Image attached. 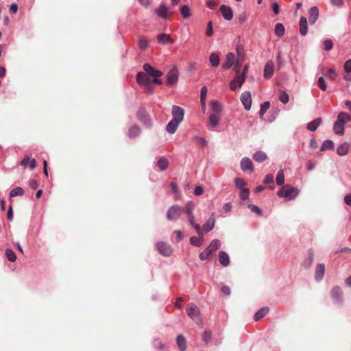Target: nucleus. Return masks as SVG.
Returning <instances> with one entry per match:
<instances>
[{"instance_id": "ddd939ff", "label": "nucleus", "mask_w": 351, "mask_h": 351, "mask_svg": "<svg viewBox=\"0 0 351 351\" xmlns=\"http://www.w3.org/2000/svg\"><path fill=\"white\" fill-rule=\"evenodd\" d=\"M241 101L244 106V108L247 110H249L252 106V97L250 92L245 91L242 93L241 95Z\"/></svg>"}, {"instance_id": "09e8293b", "label": "nucleus", "mask_w": 351, "mask_h": 351, "mask_svg": "<svg viewBox=\"0 0 351 351\" xmlns=\"http://www.w3.org/2000/svg\"><path fill=\"white\" fill-rule=\"evenodd\" d=\"M138 45L141 50H145L149 47V43L147 40L142 38L139 39Z\"/></svg>"}, {"instance_id": "412c9836", "label": "nucleus", "mask_w": 351, "mask_h": 351, "mask_svg": "<svg viewBox=\"0 0 351 351\" xmlns=\"http://www.w3.org/2000/svg\"><path fill=\"white\" fill-rule=\"evenodd\" d=\"M331 296L337 303L342 302V291L339 287H335L331 290Z\"/></svg>"}, {"instance_id": "7c9ffc66", "label": "nucleus", "mask_w": 351, "mask_h": 351, "mask_svg": "<svg viewBox=\"0 0 351 351\" xmlns=\"http://www.w3.org/2000/svg\"><path fill=\"white\" fill-rule=\"evenodd\" d=\"M141 133V129L136 125H134L129 128L128 135L130 138H135Z\"/></svg>"}, {"instance_id": "bb28decb", "label": "nucleus", "mask_w": 351, "mask_h": 351, "mask_svg": "<svg viewBox=\"0 0 351 351\" xmlns=\"http://www.w3.org/2000/svg\"><path fill=\"white\" fill-rule=\"evenodd\" d=\"M322 122V119L320 117H318L315 119V120L309 122L307 125L306 128L311 132H315L317 129V128L321 125Z\"/></svg>"}, {"instance_id": "79ce46f5", "label": "nucleus", "mask_w": 351, "mask_h": 351, "mask_svg": "<svg viewBox=\"0 0 351 351\" xmlns=\"http://www.w3.org/2000/svg\"><path fill=\"white\" fill-rule=\"evenodd\" d=\"M180 13L184 19H188L191 16V10L187 5H184L180 8Z\"/></svg>"}, {"instance_id": "37998d69", "label": "nucleus", "mask_w": 351, "mask_h": 351, "mask_svg": "<svg viewBox=\"0 0 351 351\" xmlns=\"http://www.w3.org/2000/svg\"><path fill=\"white\" fill-rule=\"evenodd\" d=\"M279 100L284 104H286L289 101V95L282 90H279Z\"/></svg>"}, {"instance_id": "2eb2a0df", "label": "nucleus", "mask_w": 351, "mask_h": 351, "mask_svg": "<svg viewBox=\"0 0 351 351\" xmlns=\"http://www.w3.org/2000/svg\"><path fill=\"white\" fill-rule=\"evenodd\" d=\"M274 71V63L272 60H268L265 66H264V72H263V76L265 79L269 80L270 79Z\"/></svg>"}, {"instance_id": "5701e85b", "label": "nucleus", "mask_w": 351, "mask_h": 351, "mask_svg": "<svg viewBox=\"0 0 351 351\" xmlns=\"http://www.w3.org/2000/svg\"><path fill=\"white\" fill-rule=\"evenodd\" d=\"M299 25L300 34L302 36H306L308 32V22L306 17H300Z\"/></svg>"}, {"instance_id": "423d86ee", "label": "nucleus", "mask_w": 351, "mask_h": 351, "mask_svg": "<svg viewBox=\"0 0 351 351\" xmlns=\"http://www.w3.org/2000/svg\"><path fill=\"white\" fill-rule=\"evenodd\" d=\"M183 212L182 208L178 205L171 206L167 212V218L169 221H176L179 219Z\"/></svg>"}, {"instance_id": "13d9d810", "label": "nucleus", "mask_w": 351, "mask_h": 351, "mask_svg": "<svg viewBox=\"0 0 351 351\" xmlns=\"http://www.w3.org/2000/svg\"><path fill=\"white\" fill-rule=\"evenodd\" d=\"M207 91L208 89L206 86L202 87L200 90V100H206Z\"/></svg>"}, {"instance_id": "680f3d73", "label": "nucleus", "mask_w": 351, "mask_h": 351, "mask_svg": "<svg viewBox=\"0 0 351 351\" xmlns=\"http://www.w3.org/2000/svg\"><path fill=\"white\" fill-rule=\"evenodd\" d=\"M336 75H337V73H336L335 71L332 69H330L328 71V73L326 74V76L332 80L335 78Z\"/></svg>"}, {"instance_id": "a19ab883", "label": "nucleus", "mask_w": 351, "mask_h": 351, "mask_svg": "<svg viewBox=\"0 0 351 351\" xmlns=\"http://www.w3.org/2000/svg\"><path fill=\"white\" fill-rule=\"evenodd\" d=\"M276 182L278 186H282L284 184L285 177H284V172H283L282 169H280L278 171L276 178Z\"/></svg>"}, {"instance_id": "6e6552de", "label": "nucleus", "mask_w": 351, "mask_h": 351, "mask_svg": "<svg viewBox=\"0 0 351 351\" xmlns=\"http://www.w3.org/2000/svg\"><path fill=\"white\" fill-rule=\"evenodd\" d=\"M158 252L164 256H169L172 254L171 247L165 242H158L156 244Z\"/></svg>"}, {"instance_id": "e2e57ef3", "label": "nucleus", "mask_w": 351, "mask_h": 351, "mask_svg": "<svg viewBox=\"0 0 351 351\" xmlns=\"http://www.w3.org/2000/svg\"><path fill=\"white\" fill-rule=\"evenodd\" d=\"M343 68L346 73H351V59L345 62Z\"/></svg>"}, {"instance_id": "bf43d9fd", "label": "nucleus", "mask_w": 351, "mask_h": 351, "mask_svg": "<svg viewBox=\"0 0 351 351\" xmlns=\"http://www.w3.org/2000/svg\"><path fill=\"white\" fill-rule=\"evenodd\" d=\"M213 23L212 21H209L207 24V28H206V34L208 36H211L213 35Z\"/></svg>"}, {"instance_id": "2f4dec72", "label": "nucleus", "mask_w": 351, "mask_h": 351, "mask_svg": "<svg viewBox=\"0 0 351 351\" xmlns=\"http://www.w3.org/2000/svg\"><path fill=\"white\" fill-rule=\"evenodd\" d=\"M209 62H210V64L214 66L217 67L219 66L220 63V58L219 56L216 53H211L209 56Z\"/></svg>"}, {"instance_id": "473e14b6", "label": "nucleus", "mask_w": 351, "mask_h": 351, "mask_svg": "<svg viewBox=\"0 0 351 351\" xmlns=\"http://www.w3.org/2000/svg\"><path fill=\"white\" fill-rule=\"evenodd\" d=\"M210 107L212 110V114H219L221 112V104L216 100H213L210 104Z\"/></svg>"}, {"instance_id": "6e6d98bb", "label": "nucleus", "mask_w": 351, "mask_h": 351, "mask_svg": "<svg viewBox=\"0 0 351 351\" xmlns=\"http://www.w3.org/2000/svg\"><path fill=\"white\" fill-rule=\"evenodd\" d=\"M247 207L251 210L252 212L255 213L258 215L262 214V210L259 207L254 204H249Z\"/></svg>"}, {"instance_id": "69168bd1", "label": "nucleus", "mask_w": 351, "mask_h": 351, "mask_svg": "<svg viewBox=\"0 0 351 351\" xmlns=\"http://www.w3.org/2000/svg\"><path fill=\"white\" fill-rule=\"evenodd\" d=\"M193 206L191 204H187L186 206V215H192L193 214Z\"/></svg>"}, {"instance_id": "a878e982", "label": "nucleus", "mask_w": 351, "mask_h": 351, "mask_svg": "<svg viewBox=\"0 0 351 351\" xmlns=\"http://www.w3.org/2000/svg\"><path fill=\"white\" fill-rule=\"evenodd\" d=\"M219 261L222 266L227 267L230 264L228 254L224 251H220L219 253Z\"/></svg>"}, {"instance_id": "ea45409f", "label": "nucleus", "mask_w": 351, "mask_h": 351, "mask_svg": "<svg viewBox=\"0 0 351 351\" xmlns=\"http://www.w3.org/2000/svg\"><path fill=\"white\" fill-rule=\"evenodd\" d=\"M334 148V143L331 140H325L321 146L320 151H325L328 149H332Z\"/></svg>"}, {"instance_id": "9d476101", "label": "nucleus", "mask_w": 351, "mask_h": 351, "mask_svg": "<svg viewBox=\"0 0 351 351\" xmlns=\"http://www.w3.org/2000/svg\"><path fill=\"white\" fill-rule=\"evenodd\" d=\"M172 120L178 121L179 123H182L184 119V110L178 106L173 105L172 106Z\"/></svg>"}, {"instance_id": "e433bc0d", "label": "nucleus", "mask_w": 351, "mask_h": 351, "mask_svg": "<svg viewBox=\"0 0 351 351\" xmlns=\"http://www.w3.org/2000/svg\"><path fill=\"white\" fill-rule=\"evenodd\" d=\"M221 247V242L218 239H214L211 241L207 249L212 254L215 250H218Z\"/></svg>"}, {"instance_id": "052dcab7", "label": "nucleus", "mask_w": 351, "mask_h": 351, "mask_svg": "<svg viewBox=\"0 0 351 351\" xmlns=\"http://www.w3.org/2000/svg\"><path fill=\"white\" fill-rule=\"evenodd\" d=\"M263 182L266 184H271L274 182V176L271 174H267L265 177Z\"/></svg>"}, {"instance_id": "b1692460", "label": "nucleus", "mask_w": 351, "mask_h": 351, "mask_svg": "<svg viewBox=\"0 0 351 351\" xmlns=\"http://www.w3.org/2000/svg\"><path fill=\"white\" fill-rule=\"evenodd\" d=\"M156 13L161 19H166L168 18V8L165 4L160 5L156 10Z\"/></svg>"}, {"instance_id": "864d4df0", "label": "nucleus", "mask_w": 351, "mask_h": 351, "mask_svg": "<svg viewBox=\"0 0 351 351\" xmlns=\"http://www.w3.org/2000/svg\"><path fill=\"white\" fill-rule=\"evenodd\" d=\"M210 254H211L210 252H209V250L206 247L202 252H201L199 254V258L202 261H205V260H207L209 258Z\"/></svg>"}, {"instance_id": "393cba45", "label": "nucleus", "mask_w": 351, "mask_h": 351, "mask_svg": "<svg viewBox=\"0 0 351 351\" xmlns=\"http://www.w3.org/2000/svg\"><path fill=\"white\" fill-rule=\"evenodd\" d=\"M181 123H179L178 121H174V120H171L167 125L166 126V130L168 133L171 134H174L179 125Z\"/></svg>"}, {"instance_id": "8fccbe9b", "label": "nucleus", "mask_w": 351, "mask_h": 351, "mask_svg": "<svg viewBox=\"0 0 351 351\" xmlns=\"http://www.w3.org/2000/svg\"><path fill=\"white\" fill-rule=\"evenodd\" d=\"M249 195H250V190L248 189H242L240 190L239 191V198L241 199V200H246L249 198Z\"/></svg>"}, {"instance_id": "72a5a7b5", "label": "nucleus", "mask_w": 351, "mask_h": 351, "mask_svg": "<svg viewBox=\"0 0 351 351\" xmlns=\"http://www.w3.org/2000/svg\"><path fill=\"white\" fill-rule=\"evenodd\" d=\"M157 166L158 167L160 171H165L167 169L169 166V161L164 157H160L158 158L157 161Z\"/></svg>"}, {"instance_id": "f257e3e1", "label": "nucleus", "mask_w": 351, "mask_h": 351, "mask_svg": "<svg viewBox=\"0 0 351 351\" xmlns=\"http://www.w3.org/2000/svg\"><path fill=\"white\" fill-rule=\"evenodd\" d=\"M351 121V115L347 112H341L338 116L333 125L334 132L339 136L344 134L345 125L346 122Z\"/></svg>"}, {"instance_id": "f03ea898", "label": "nucleus", "mask_w": 351, "mask_h": 351, "mask_svg": "<svg viewBox=\"0 0 351 351\" xmlns=\"http://www.w3.org/2000/svg\"><path fill=\"white\" fill-rule=\"evenodd\" d=\"M299 194V190L293 186H285L278 191V195L284 197L287 201L294 199Z\"/></svg>"}, {"instance_id": "49530a36", "label": "nucleus", "mask_w": 351, "mask_h": 351, "mask_svg": "<svg viewBox=\"0 0 351 351\" xmlns=\"http://www.w3.org/2000/svg\"><path fill=\"white\" fill-rule=\"evenodd\" d=\"M270 106L269 101H265L261 105V108L259 110V115L261 117H263L265 112L267 111Z\"/></svg>"}, {"instance_id": "0e129e2a", "label": "nucleus", "mask_w": 351, "mask_h": 351, "mask_svg": "<svg viewBox=\"0 0 351 351\" xmlns=\"http://www.w3.org/2000/svg\"><path fill=\"white\" fill-rule=\"evenodd\" d=\"M204 193V189L201 186H197L194 189V194L197 196L201 195Z\"/></svg>"}, {"instance_id": "58836bf2", "label": "nucleus", "mask_w": 351, "mask_h": 351, "mask_svg": "<svg viewBox=\"0 0 351 351\" xmlns=\"http://www.w3.org/2000/svg\"><path fill=\"white\" fill-rule=\"evenodd\" d=\"M190 243L194 246L200 247L204 243V237H191L190 238Z\"/></svg>"}, {"instance_id": "3c124183", "label": "nucleus", "mask_w": 351, "mask_h": 351, "mask_svg": "<svg viewBox=\"0 0 351 351\" xmlns=\"http://www.w3.org/2000/svg\"><path fill=\"white\" fill-rule=\"evenodd\" d=\"M202 340L206 343H208L210 342L212 339V333L209 330H205L202 335Z\"/></svg>"}, {"instance_id": "c03bdc74", "label": "nucleus", "mask_w": 351, "mask_h": 351, "mask_svg": "<svg viewBox=\"0 0 351 351\" xmlns=\"http://www.w3.org/2000/svg\"><path fill=\"white\" fill-rule=\"evenodd\" d=\"M23 194V189L20 186H17V187H15L14 189H13L10 192V197H14L16 196H21Z\"/></svg>"}, {"instance_id": "39448f33", "label": "nucleus", "mask_w": 351, "mask_h": 351, "mask_svg": "<svg viewBox=\"0 0 351 351\" xmlns=\"http://www.w3.org/2000/svg\"><path fill=\"white\" fill-rule=\"evenodd\" d=\"M234 71L236 73V75L234 77V79L230 82V88L232 90H237V88H241L246 79L245 76L241 75L240 69H234Z\"/></svg>"}, {"instance_id": "f704fd0d", "label": "nucleus", "mask_w": 351, "mask_h": 351, "mask_svg": "<svg viewBox=\"0 0 351 351\" xmlns=\"http://www.w3.org/2000/svg\"><path fill=\"white\" fill-rule=\"evenodd\" d=\"M269 312V308L267 307H262L260 308L254 315V319L256 321H258L264 317L267 313Z\"/></svg>"}, {"instance_id": "4be33fe9", "label": "nucleus", "mask_w": 351, "mask_h": 351, "mask_svg": "<svg viewBox=\"0 0 351 351\" xmlns=\"http://www.w3.org/2000/svg\"><path fill=\"white\" fill-rule=\"evenodd\" d=\"M325 273L324 264H318L316 267L315 278L317 281H320L323 279Z\"/></svg>"}, {"instance_id": "5fc2aeb1", "label": "nucleus", "mask_w": 351, "mask_h": 351, "mask_svg": "<svg viewBox=\"0 0 351 351\" xmlns=\"http://www.w3.org/2000/svg\"><path fill=\"white\" fill-rule=\"evenodd\" d=\"M317 83H318L319 88L322 90L325 91L326 90L327 86H326V84L323 77H319L318 78Z\"/></svg>"}, {"instance_id": "dca6fc26", "label": "nucleus", "mask_w": 351, "mask_h": 351, "mask_svg": "<svg viewBox=\"0 0 351 351\" xmlns=\"http://www.w3.org/2000/svg\"><path fill=\"white\" fill-rule=\"evenodd\" d=\"M235 55L232 52H229L226 56V61L222 64L223 69H228L234 64L235 65Z\"/></svg>"}, {"instance_id": "de8ad7c7", "label": "nucleus", "mask_w": 351, "mask_h": 351, "mask_svg": "<svg viewBox=\"0 0 351 351\" xmlns=\"http://www.w3.org/2000/svg\"><path fill=\"white\" fill-rule=\"evenodd\" d=\"M5 256L10 262H14L16 260V256L15 252L11 249H6Z\"/></svg>"}, {"instance_id": "338daca9", "label": "nucleus", "mask_w": 351, "mask_h": 351, "mask_svg": "<svg viewBox=\"0 0 351 351\" xmlns=\"http://www.w3.org/2000/svg\"><path fill=\"white\" fill-rule=\"evenodd\" d=\"M221 291L226 295H229L231 293L230 287L227 285H223L221 289Z\"/></svg>"}, {"instance_id": "1a4fd4ad", "label": "nucleus", "mask_w": 351, "mask_h": 351, "mask_svg": "<svg viewBox=\"0 0 351 351\" xmlns=\"http://www.w3.org/2000/svg\"><path fill=\"white\" fill-rule=\"evenodd\" d=\"M237 55V57H235V66L234 69H239L241 66L242 63L244 62L245 58V54L244 53V48L242 45H237L236 47Z\"/></svg>"}, {"instance_id": "a211bd4d", "label": "nucleus", "mask_w": 351, "mask_h": 351, "mask_svg": "<svg viewBox=\"0 0 351 351\" xmlns=\"http://www.w3.org/2000/svg\"><path fill=\"white\" fill-rule=\"evenodd\" d=\"M309 23L314 25L319 18V9L317 6H313L308 10Z\"/></svg>"}, {"instance_id": "4468645a", "label": "nucleus", "mask_w": 351, "mask_h": 351, "mask_svg": "<svg viewBox=\"0 0 351 351\" xmlns=\"http://www.w3.org/2000/svg\"><path fill=\"white\" fill-rule=\"evenodd\" d=\"M136 81L137 83L141 86H144L146 84H152L153 82L150 79V77L147 75V74L145 72H138L136 75Z\"/></svg>"}, {"instance_id": "aec40b11", "label": "nucleus", "mask_w": 351, "mask_h": 351, "mask_svg": "<svg viewBox=\"0 0 351 351\" xmlns=\"http://www.w3.org/2000/svg\"><path fill=\"white\" fill-rule=\"evenodd\" d=\"M176 343L180 351H185L186 350V339L183 335L180 334L177 336Z\"/></svg>"}, {"instance_id": "20e7f679", "label": "nucleus", "mask_w": 351, "mask_h": 351, "mask_svg": "<svg viewBox=\"0 0 351 351\" xmlns=\"http://www.w3.org/2000/svg\"><path fill=\"white\" fill-rule=\"evenodd\" d=\"M186 311L190 318H191L197 324H202V317L200 312L194 303H190L188 304Z\"/></svg>"}, {"instance_id": "f8f14e48", "label": "nucleus", "mask_w": 351, "mask_h": 351, "mask_svg": "<svg viewBox=\"0 0 351 351\" xmlns=\"http://www.w3.org/2000/svg\"><path fill=\"white\" fill-rule=\"evenodd\" d=\"M241 169L243 172L251 173L254 171V165L251 159L248 157H244L241 160Z\"/></svg>"}, {"instance_id": "f3484780", "label": "nucleus", "mask_w": 351, "mask_h": 351, "mask_svg": "<svg viewBox=\"0 0 351 351\" xmlns=\"http://www.w3.org/2000/svg\"><path fill=\"white\" fill-rule=\"evenodd\" d=\"M219 10L224 19L230 21L233 18V11L230 6L222 5H221Z\"/></svg>"}, {"instance_id": "774afa93", "label": "nucleus", "mask_w": 351, "mask_h": 351, "mask_svg": "<svg viewBox=\"0 0 351 351\" xmlns=\"http://www.w3.org/2000/svg\"><path fill=\"white\" fill-rule=\"evenodd\" d=\"M232 210V204L230 202H227L223 206V210L225 213H230Z\"/></svg>"}, {"instance_id": "c85d7f7f", "label": "nucleus", "mask_w": 351, "mask_h": 351, "mask_svg": "<svg viewBox=\"0 0 351 351\" xmlns=\"http://www.w3.org/2000/svg\"><path fill=\"white\" fill-rule=\"evenodd\" d=\"M220 115L215 114H210L209 116V123L213 127L212 130H215V128L219 125Z\"/></svg>"}, {"instance_id": "c756f323", "label": "nucleus", "mask_w": 351, "mask_h": 351, "mask_svg": "<svg viewBox=\"0 0 351 351\" xmlns=\"http://www.w3.org/2000/svg\"><path fill=\"white\" fill-rule=\"evenodd\" d=\"M349 144L348 143H341L337 148V152L339 156H345L348 152Z\"/></svg>"}, {"instance_id": "4d7b16f0", "label": "nucleus", "mask_w": 351, "mask_h": 351, "mask_svg": "<svg viewBox=\"0 0 351 351\" xmlns=\"http://www.w3.org/2000/svg\"><path fill=\"white\" fill-rule=\"evenodd\" d=\"M248 15L245 12H241L239 16V21L240 23H245L247 19Z\"/></svg>"}, {"instance_id": "4c0bfd02", "label": "nucleus", "mask_w": 351, "mask_h": 351, "mask_svg": "<svg viewBox=\"0 0 351 351\" xmlns=\"http://www.w3.org/2000/svg\"><path fill=\"white\" fill-rule=\"evenodd\" d=\"M274 32L278 37L280 38L282 36H284L285 33V29L284 25L282 23H277L275 25Z\"/></svg>"}, {"instance_id": "cd10ccee", "label": "nucleus", "mask_w": 351, "mask_h": 351, "mask_svg": "<svg viewBox=\"0 0 351 351\" xmlns=\"http://www.w3.org/2000/svg\"><path fill=\"white\" fill-rule=\"evenodd\" d=\"M252 158L256 162H263L267 159V156L266 153L263 151H256L254 153Z\"/></svg>"}, {"instance_id": "6ab92c4d", "label": "nucleus", "mask_w": 351, "mask_h": 351, "mask_svg": "<svg viewBox=\"0 0 351 351\" xmlns=\"http://www.w3.org/2000/svg\"><path fill=\"white\" fill-rule=\"evenodd\" d=\"M215 224V213H212L206 222L203 225V229L206 232L211 231Z\"/></svg>"}, {"instance_id": "7ed1b4c3", "label": "nucleus", "mask_w": 351, "mask_h": 351, "mask_svg": "<svg viewBox=\"0 0 351 351\" xmlns=\"http://www.w3.org/2000/svg\"><path fill=\"white\" fill-rule=\"evenodd\" d=\"M143 69L149 77H153L154 79L152 81L154 83L157 84H162V81L160 79V77L162 75V72L156 69L148 63L143 64Z\"/></svg>"}, {"instance_id": "9b49d317", "label": "nucleus", "mask_w": 351, "mask_h": 351, "mask_svg": "<svg viewBox=\"0 0 351 351\" xmlns=\"http://www.w3.org/2000/svg\"><path fill=\"white\" fill-rule=\"evenodd\" d=\"M178 70L176 66H173L167 73V84L171 86L176 84L178 80Z\"/></svg>"}, {"instance_id": "0eeeda50", "label": "nucleus", "mask_w": 351, "mask_h": 351, "mask_svg": "<svg viewBox=\"0 0 351 351\" xmlns=\"http://www.w3.org/2000/svg\"><path fill=\"white\" fill-rule=\"evenodd\" d=\"M138 119L145 125L147 128H150L152 125V120L144 108H141L137 112Z\"/></svg>"}, {"instance_id": "a18cd8bd", "label": "nucleus", "mask_w": 351, "mask_h": 351, "mask_svg": "<svg viewBox=\"0 0 351 351\" xmlns=\"http://www.w3.org/2000/svg\"><path fill=\"white\" fill-rule=\"evenodd\" d=\"M234 184H235L236 187L239 189V191L241 190V189H246L245 186L247 184L243 179H241L239 178H235Z\"/></svg>"}, {"instance_id": "c9c22d12", "label": "nucleus", "mask_w": 351, "mask_h": 351, "mask_svg": "<svg viewBox=\"0 0 351 351\" xmlns=\"http://www.w3.org/2000/svg\"><path fill=\"white\" fill-rule=\"evenodd\" d=\"M157 40L159 43L162 44H166L169 43H172L173 40L169 35L167 34H160L157 36Z\"/></svg>"}, {"instance_id": "603ef678", "label": "nucleus", "mask_w": 351, "mask_h": 351, "mask_svg": "<svg viewBox=\"0 0 351 351\" xmlns=\"http://www.w3.org/2000/svg\"><path fill=\"white\" fill-rule=\"evenodd\" d=\"M324 48L326 51H328L333 47V42L330 39H326L324 40Z\"/></svg>"}]
</instances>
